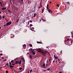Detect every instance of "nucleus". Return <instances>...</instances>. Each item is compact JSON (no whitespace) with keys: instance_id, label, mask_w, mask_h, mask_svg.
I'll use <instances>...</instances> for the list:
<instances>
[{"instance_id":"obj_1","label":"nucleus","mask_w":73,"mask_h":73,"mask_svg":"<svg viewBox=\"0 0 73 73\" xmlns=\"http://www.w3.org/2000/svg\"><path fill=\"white\" fill-rule=\"evenodd\" d=\"M48 7H49V4L48 3L47 5V11L48 12H51V13H52L53 12L50 9H49Z\"/></svg>"},{"instance_id":"obj_2","label":"nucleus","mask_w":73,"mask_h":73,"mask_svg":"<svg viewBox=\"0 0 73 73\" xmlns=\"http://www.w3.org/2000/svg\"><path fill=\"white\" fill-rule=\"evenodd\" d=\"M46 52L45 51H42V55L44 56H46Z\"/></svg>"},{"instance_id":"obj_3","label":"nucleus","mask_w":73,"mask_h":73,"mask_svg":"<svg viewBox=\"0 0 73 73\" xmlns=\"http://www.w3.org/2000/svg\"><path fill=\"white\" fill-rule=\"evenodd\" d=\"M11 23H12V22L11 21L9 22H8V23H6V26H9V25H11Z\"/></svg>"},{"instance_id":"obj_4","label":"nucleus","mask_w":73,"mask_h":73,"mask_svg":"<svg viewBox=\"0 0 73 73\" xmlns=\"http://www.w3.org/2000/svg\"><path fill=\"white\" fill-rule=\"evenodd\" d=\"M36 50L38 51V52H42V50L40 48L36 49Z\"/></svg>"},{"instance_id":"obj_5","label":"nucleus","mask_w":73,"mask_h":73,"mask_svg":"<svg viewBox=\"0 0 73 73\" xmlns=\"http://www.w3.org/2000/svg\"><path fill=\"white\" fill-rule=\"evenodd\" d=\"M21 60H22L23 62H25V59H24V58L23 57H22L21 58Z\"/></svg>"},{"instance_id":"obj_6","label":"nucleus","mask_w":73,"mask_h":73,"mask_svg":"<svg viewBox=\"0 0 73 73\" xmlns=\"http://www.w3.org/2000/svg\"><path fill=\"white\" fill-rule=\"evenodd\" d=\"M19 63V61H15V64H18Z\"/></svg>"},{"instance_id":"obj_7","label":"nucleus","mask_w":73,"mask_h":73,"mask_svg":"<svg viewBox=\"0 0 73 73\" xmlns=\"http://www.w3.org/2000/svg\"><path fill=\"white\" fill-rule=\"evenodd\" d=\"M54 58H55V59H58V57L56 56V55H54Z\"/></svg>"},{"instance_id":"obj_8","label":"nucleus","mask_w":73,"mask_h":73,"mask_svg":"<svg viewBox=\"0 0 73 73\" xmlns=\"http://www.w3.org/2000/svg\"><path fill=\"white\" fill-rule=\"evenodd\" d=\"M34 9H33L32 10V12H35V7L34 8Z\"/></svg>"},{"instance_id":"obj_9","label":"nucleus","mask_w":73,"mask_h":73,"mask_svg":"<svg viewBox=\"0 0 73 73\" xmlns=\"http://www.w3.org/2000/svg\"><path fill=\"white\" fill-rule=\"evenodd\" d=\"M2 10H5V9H6V8L5 7H3L2 8Z\"/></svg>"},{"instance_id":"obj_10","label":"nucleus","mask_w":73,"mask_h":73,"mask_svg":"<svg viewBox=\"0 0 73 73\" xmlns=\"http://www.w3.org/2000/svg\"><path fill=\"white\" fill-rule=\"evenodd\" d=\"M9 67L10 68L11 67V66H12L11 65V62H9Z\"/></svg>"},{"instance_id":"obj_11","label":"nucleus","mask_w":73,"mask_h":73,"mask_svg":"<svg viewBox=\"0 0 73 73\" xmlns=\"http://www.w3.org/2000/svg\"><path fill=\"white\" fill-rule=\"evenodd\" d=\"M13 67H14V66H12V65L11 66V67H10V68H11V69H12V68H13Z\"/></svg>"},{"instance_id":"obj_12","label":"nucleus","mask_w":73,"mask_h":73,"mask_svg":"<svg viewBox=\"0 0 73 73\" xmlns=\"http://www.w3.org/2000/svg\"><path fill=\"white\" fill-rule=\"evenodd\" d=\"M11 63H12V64L13 63H14V60H12L11 61Z\"/></svg>"},{"instance_id":"obj_13","label":"nucleus","mask_w":73,"mask_h":73,"mask_svg":"<svg viewBox=\"0 0 73 73\" xmlns=\"http://www.w3.org/2000/svg\"><path fill=\"white\" fill-rule=\"evenodd\" d=\"M19 65H20V64H21V61L20 60L19 61Z\"/></svg>"},{"instance_id":"obj_14","label":"nucleus","mask_w":73,"mask_h":73,"mask_svg":"<svg viewBox=\"0 0 73 73\" xmlns=\"http://www.w3.org/2000/svg\"><path fill=\"white\" fill-rule=\"evenodd\" d=\"M29 57L31 59H32V56H31V55H30L29 56Z\"/></svg>"},{"instance_id":"obj_15","label":"nucleus","mask_w":73,"mask_h":73,"mask_svg":"<svg viewBox=\"0 0 73 73\" xmlns=\"http://www.w3.org/2000/svg\"><path fill=\"white\" fill-rule=\"evenodd\" d=\"M23 47H25V48H26V45L25 44H24V45H23Z\"/></svg>"},{"instance_id":"obj_16","label":"nucleus","mask_w":73,"mask_h":73,"mask_svg":"<svg viewBox=\"0 0 73 73\" xmlns=\"http://www.w3.org/2000/svg\"><path fill=\"white\" fill-rule=\"evenodd\" d=\"M29 46H31V47H32V44H29Z\"/></svg>"},{"instance_id":"obj_17","label":"nucleus","mask_w":73,"mask_h":73,"mask_svg":"<svg viewBox=\"0 0 73 73\" xmlns=\"http://www.w3.org/2000/svg\"><path fill=\"white\" fill-rule=\"evenodd\" d=\"M56 6L57 7H60V5L57 4L56 5Z\"/></svg>"},{"instance_id":"obj_18","label":"nucleus","mask_w":73,"mask_h":73,"mask_svg":"<svg viewBox=\"0 0 73 73\" xmlns=\"http://www.w3.org/2000/svg\"><path fill=\"white\" fill-rule=\"evenodd\" d=\"M5 65H7L8 66H9V64L8 63H7Z\"/></svg>"},{"instance_id":"obj_19","label":"nucleus","mask_w":73,"mask_h":73,"mask_svg":"<svg viewBox=\"0 0 73 73\" xmlns=\"http://www.w3.org/2000/svg\"><path fill=\"white\" fill-rule=\"evenodd\" d=\"M66 3L68 4H70V3L69 2H67Z\"/></svg>"},{"instance_id":"obj_20","label":"nucleus","mask_w":73,"mask_h":73,"mask_svg":"<svg viewBox=\"0 0 73 73\" xmlns=\"http://www.w3.org/2000/svg\"><path fill=\"white\" fill-rule=\"evenodd\" d=\"M15 65V63H14V64L12 63V64H11V66H12V65Z\"/></svg>"},{"instance_id":"obj_21","label":"nucleus","mask_w":73,"mask_h":73,"mask_svg":"<svg viewBox=\"0 0 73 73\" xmlns=\"http://www.w3.org/2000/svg\"><path fill=\"white\" fill-rule=\"evenodd\" d=\"M43 66L44 67H45V64H44L43 65Z\"/></svg>"},{"instance_id":"obj_22","label":"nucleus","mask_w":73,"mask_h":73,"mask_svg":"<svg viewBox=\"0 0 73 73\" xmlns=\"http://www.w3.org/2000/svg\"><path fill=\"white\" fill-rule=\"evenodd\" d=\"M67 41H70V39L68 38L67 39Z\"/></svg>"},{"instance_id":"obj_23","label":"nucleus","mask_w":73,"mask_h":73,"mask_svg":"<svg viewBox=\"0 0 73 73\" xmlns=\"http://www.w3.org/2000/svg\"><path fill=\"white\" fill-rule=\"evenodd\" d=\"M30 29V30H31V31H34V32H35V31H33L32 29Z\"/></svg>"},{"instance_id":"obj_24","label":"nucleus","mask_w":73,"mask_h":73,"mask_svg":"<svg viewBox=\"0 0 73 73\" xmlns=\"http://www.w3.org/2000/svg\"><path fill=\"white\" fill-rule=\"evenodd\" d=\"M42 3V0H41V2L40 3V5H41V3Z\"/></svg>"},{"instance_id":"obj_25","label":"nucleus","mask_w":73,"mask_h":73,"mask_svg":"<svg viewBox=\"0 0 73 73\" xmlns=\"http://www.w3.org/2000/svg\"><path fill=\"white\" fill-rule=\"evenodd\" d=\"M19 70H21L22 69V68L21 67L19 68Z\"/></svg>"},{"instance_id":"obj_26","label":"nucleus","mask_w":73,"mask_h":73,"mask_svg":"<svg viewBox=\"0 0 73 73\" xmlns=\"http://www.w3.org/2000/svg\"><path fill=\"white\" fill-rule=\"evenodd\" d=\"M71 35H72V36H73V32H71Z\"/></svg>"},{"instance_id":"obj_27","label":"nucleus","mask_w":73,"mask_h":73,"mask_svg":"<svg viewBox=\"0 0 73 73\" xmlns=\"http://www.w3.org/2000/svg\"><path fill=\"white\" fill-rule=\"evenodd\" d=\"M72 40L73 41V39H71V43H72V42H72Z\"/></svg>"},{"instance_id":"obj_28","label":"nucleus","mask_w":73,"mask_h":73,"mask_svg":"<svg viewBox=\"0 0 73 73\" xmlns=\"http://www.w3.org/2000/svg\"><path fill=\"white\" fill-rule=\"evenodd\" d=\"M35 54H36V52H34L33 53V55H35Z\"/></svg>"},{"instance_id":"obj_29","label":"nucleus","mask_w":73,"mask_h":73,"mask_svg":"<svg viewBox=\"0 0 73 73\" xmlns=\"http://www.w3.org/2000/svg\"><path fill=\"white\" fill-rule=\"evenodd\" d=\"M34 17H36V14H34Z\"/></svg>"},{"instance_id":"obj_30","label":"nucleus","mask_w":73,"mask_h":73,"mask_svg":"<svg viewBox=\"0 0 73 73\" xmlns=\"http://www.w3.org/2000/svg\"><path fill=\"white\" fill-rule=\"evenodd\" d=\"M32 71V70H30V73H31Z\"/></svg>"},{"instance_id":"obj_31","label":"nucleus","mask_w":73,"mask_h":73,"mask_svg":"<svg viewBox=\"0 0 73 73\" xmlns=\"http://www.w3.org/2000/svg\"><path fill=\"white\" fill-rule=\"evenodd\" d=\"M50 70V68H48V69H47V70H48V71H49V70Z\"/></svg>"},{"instance_id":"obj_32","label":"nucleus","mask_w":73,"mask_h":73,"mask_svg":"<svg viewBox=\"0 0 73 73\" xmlns=\"http://www.w3.org/2000/svg\"><path fill=\"white\" fill-rule=\"evenodd\" d=\"M5 72L6 73H8V71H6Z\"/></svg>"},{"instance_id":"obj_33","label":"nucleus","mask_w":73,"mask_h":73,"mask_svg":"<svg viewBox=\"0 0 73 73\" xmlns=\"http://www.w3.org/2000/svg\"><path fill=\"white\" fill-rule=\"evenodd\" d=\"M32 29L33 30H34V29H35V28H33V27H32Z\"/></svg>"},{"instance_id":"obj_34","label":"nucleus","mask_w":73,"mask_h":73,"mask_svg":"<svg viewBox=\"0 0 73 73\" xmlns=\"http://www.w3.org/2000/svg\"><path fill=\"white\" fill-rule=\"evenodd\" d=\"M41 7H42V5H40V7H39V9H40V8H41Z\"/></svg>"},{"instance_id":"obj_35","label":"nucleus","mask_w":73,"mask_h":73,"mask_svg":"<svg viewBox=\"0 0 73 73\" xmlns=\"http://www.w3.org/2000/svg\"><path fill=\"white\" fill-rule=\"evenodd\" d=\"M43 12H44V9H42V13H43Z\"/></svg>"},{"instance_id":"obj_36","label":"nucleus","mask_w":73,"mask_h":73,"mask_svg":"<svg viewBox=\"0 0 73 73\" xmlns=\"http://www.w3.org/2000/svg\"><path fill=\"white\" fill-rule=\"evenodd\" d=\"M2 17H3V19H4V18H5V16H3Z\"/></svg>"},{"instance_id":"obj_37","label":"nucleus","mask_w":73,"mask_h":73,"mask_svg":"<svg viewBox=\"0 0 73 73\" xmlns=\"http://www.w3.org/2000/svg\"><path fill=\"white\" fill-rule=\"evenodd\" d=\"M37 43L38 44H40V42H37Z\"/></svg>"},{"instance_id":"obj_38","label":"nucleus","mask_w":73,"mask_h":73,"mask_svg":"<svg viewBox=\"0 0 73 73\" xmlns=\"http://www.w3.org/2000/svg\"><path fill=\"white\" fill-rule=\"evenodd\" d=\"M30 23H32V21L30 20Z\"/></svg>"},{"instance_id":"obj_39","label":"nucleus","mask_w":73,"mask_h":73,"mask_svg":"<svg viewBox=\"0 0 73 73\" xmlns=\"http://www.w3.org/2000/svg\"><path fill=\"white\" fill-rule=\"evenodd\" d=\"M8 12H10V13H11V11H10V10H9L8 11Z\"/></svg>"},{"instance_id":"obj_40","label":"nucleus","mask_w":73,"mask_h":73,"mask_svg":"<svg viewBox=\"0 0 73 73\" xmlns=\"http://www.w3.org/2000/svg\"><path fill=\"white\" fill-rule=\"evenodd\" d=\"M30 26H31V27H32V26H33V25H32V24H31L30 25Z\"/></svg>"},{"instance_id":"obj_41","label":"nucleus","mask_w":73,"mask_h":73,"mask_svg":"<svg viewBox=\"0 0 73 73\" xmlns=\"http://www.w3.org/2000/svg\"><path fill=\"white\" fill-rule=\"evenodd\" d=\"M32 49H33L32 48H31L30 49H29V50H32Z\"/></svg>"},{"instance_id":"obj_42","label":"nucleus","mask_w":73,"mask_h":73,"mask_svg":"<svg viewBox=\"0 0 73 73\" xmlns=\"http://www.w3.org/2000/svg\"><path fill=\"white\" fill-rule=\"evenodd\" d=\"M45 71H46V70H43V71H42V72H45Z\"/></svg>"},{"instance_id":"obj_43","label":"nucleus","mask_w":73,"mask_h":73,"mask_svg":"<svg viewBox=\"0 0 73 73\" xmlns=\"http://www.w3.org/2000/svg\"><path fill=\"white\" fill-rule=\"evenodd\" d=\"M51 3H52V2L51 1L50 2L49 4H51Z\"/></svg>"},{"instance_id":"obj_44","label":"nucleus","mask_w":73,"mask_h":73,"mask_svg":"<svg viewBox=\"0 0 73 73\" xmlns=\"http://www.w3.org/2000/svg\"><path fill=\"white\" fill-rule=\"evenodd\" d=\"M7 61V60H4V62H5V61Z\"/></svg>"},{"instance_id":"obj_45","label":"nucleus","mask_w":73,"mask_h":73,"mask_svg":"<svg viewBox=\"0 0 73 73\" xmlns=\"http://www.w3.org/2000/svg\"><path fill=\"white\" fill-rule=\"evenodd\" d=\"M19 19H18L16 21V23H17V22H18V21H19Z\"/></svg>"},{"instance_id":"obj_46","label":"nucleus","mask_w":73,"mask_h":73,"mask_svg":"<svg viewBox=\"0 0 73 73\" xmlns=\"http://www.w3.org/2000/svg\"><path fill=\"white\" fill-rule=\"evenodd\" d=\"M50 64H51V61H50V62L49 64L48 65H50Z\"/></svg>"},{"instance_id":"obj_47","label":"nucleus","mask_w":73,"mask_h":73,"mask_svg":"<svg viewBox=\"0 0 73 73\" xmlns=\"http://www.w3.org/2000/svg\"><path fill=\"white\" fill-rule=\"evenodd\" d=\"M6 25H7V24L4 25V27H5L6 26Z\"/></svg>"},{"instance_id":"obj_48","label":"nucleus","mask_w":73,"mask_h":73,"mask_svg":"<svg viewBox=\"0 0 73 73\" xmlns=\"http://www.w3.org/2000/svg\"><path fill=\"white\" fill-rule=\"evenodd\" d=\"M0 4H2V2H0Z\"/></svg>"},{"instance_id":"obj_49","label":"nucleus","mask_w":73,"mask_h":73,"mask_svg":"<svg viewBox=\"0 0 73 73\" xmlns=\"http://www.w3.org/2000/svg\"><path fill=\"white\" fill-rule=\"evenodd\" d=\"M54 62H55V61L53 60L52 62H53V63H54Z\"/></svg>"},{"instance_id":"obj_50","label":"nucleus","mask_w":73,"mask_h":73,"mask_svg":"<svg viewBox=\"0 0 73 73\" xmlns=\"http://www.w3.org/2000/svg\"><path fill=\"white\" fill-rule=\"evenodd\" d=\"M42 20H43V21H46V20H44L43 19H42Z\"/></svg>"},{"instance_id":"obj_51","label":"nucleus","mask_w":73,"mask_h":73,"mask_svg":"<svg viewBox=\"0 0 73 73\" xmlns=\"http://www.w3.org/2000/svg\"><path fill=\"white\" fill-rule=\"evenodd\" d=\"M58 61H60V59L58 58Z\"/></svg>"},{"instance_id":"obj_52","label":"nucleus","mask_w":73,"mask_h":73,"mask_svg":"<svg viewBox=\"0 0 73 73\" xmlns=\"http://www.w3.org/2000/svg\"><path fill=\"white\" fill-rule=\"evenodd\" d=\"M0 17H1V16H0Z\"/></svg>"},{"instance_id":"obj_53","label":"nucleus","mask_w":73,"mask_h":73,"mask_svg":"<svg viewBox=\"0 0 73 73\" xmlns=\"http://www.w3.org/2000/svg\"><path fill=\"white\" fill-rule=\"evenodd\" d=\"M32 53H35V52L34 51H32Z\"/></svg>"},{"instance_id":"obj_54","label":"nucleus","mask_w":73,"mask_h":73,"mask_svg":"<svg viewBox=\"0 0 73 73\" xmlns=\"http://www.w3.org/2000/svg\"><path fill=\"white\" fill-rule=\"evenodd\" d=\"M59 73H62V72L61 71H60L59 72Z\"/></svg>"},{"instance_id":"obj_55","label":"nucleus","mask_w":73,"mask_h":73,"mask_svg":"<svg viewBox=\"0 0 73 73\" xmlns=\"http://www.w3.org/2000/svg\"><path fill=\"white\" fill-rule=\"evenodd\" d=\"M0 54H1V55H3V54L2 53Z\"/></svg>"},{"instance_id":"obj_56","label":"nucleus","mask_w":73,"mask_h":73,"mask_svg":"<svg viewBox=\"0 0 73 73\" xmlns=\"http://www.w3.org/2000/svg\"><path fill=\"white\" fill-rule=\"evenodd\" d=\"M29 24V21L28 22V25Z\"/></svg>"},{"instance_id":"obj_57","label":"nucleus","mask_w":73,"mask_h":73,"mask_svg":"<svg viewBox=\"0 0 73 73\" xmlns=\"http://www.w3.org/2000/svg\"><path fill=\"white\" fill-rule=\"evenodd\" d=\"M2 13V12H0V14L1 13Z\"/></svg>"},{"instance_id":"obj_58","label":"nucleus","mask_w":73,"mask_h":73,"mask_svg":"<svg viewBox=\"0 0 73 73\" xmlns=\"http://www.w3.org/2000/svg\"><path fill=\"white\" fill-rule=\"evenodd\" d=\"M6 15H8V13H6Z\"/></svg>"},{"instance_id":"obj_59","label":"nucleus","mask_w":73,"mask_h":73,"mask_svg":"<svg viewBox=\"0 0 73 73\" xmlns=\"http://www.w3.org/2000/svg\"><path fill=\"white\" fill-rule=\"evenodd\" d=\"M50 60H51L50 59L49 60V61H50Z\"/></svg>"},{"instance_id":"obj_60","label":"nucleus","mask_w":73,"mask_h":73,"mask_svg":"<svg viewBox=\"0 0 73 73\" xmlns=\"http://www.w3.org/2000/svg\"><path fill=\"white\" fill-rule=\"evenodd\" d=\"M60 52H61V53H62V50H61V51Z\"/></svg>"},{"instance_id":"obj_61","label":"nucleus","mask_w":73,"mask_h":73,"mask_svg":"<svg viewBox=\"0 0 73 73\" xmlns=\"http://www.w3.org/2000/svg\"><path fill=\"white\" fill-rule=\"evenodd\" d=\"M1 27L0 26V29H1Z\"/></svg>"},{"instance_id":"obj_62","label":"nucleus","mask_w":73,"mask_h":73,"mask_svg":"<svg viewBox=\"0 0 73 73\" xmlns=\"http://www.w3.org/2000/svg\"><path fill=\"white\" fill-rule=\"evenodd\" d=\"M27 54H29V52H28Z\"/></svg>"},{"instance_id":"obj_63","label":"nucleus","mask_w":73,"mask_h":73,"mask_svg":"<svg viewBox=\"0 0 73 73\" xmlns=\"http://www.w3.org/2000/svg\"><path fill=\"white\" fill-rule=\"evenodd\" d=\"M21 1H23V0H21Z\"/></svg>"},{"instance_id":"obj_64","label":"nucleus","mask_w":73,"mask_h":73,"mask_svg":"<svg viewBox=\"0 0 73 73\" xmlns=\"http://www.w3.org/2000/svg\"><path fill=\"white\" fill-rule=\"evenodd\" d=\"M2 59H4V58L3 57L2 58Z\"/></svg>"}]
</instances>
